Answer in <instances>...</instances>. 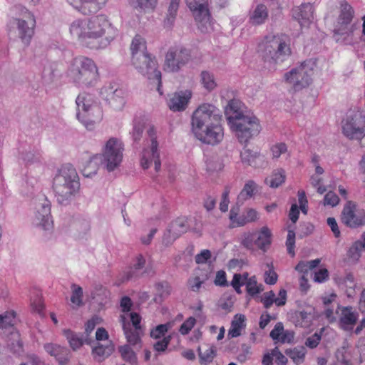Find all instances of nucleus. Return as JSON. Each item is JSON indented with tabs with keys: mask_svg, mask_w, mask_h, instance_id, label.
<instances>
[{
	"mask_svg": "<svg viewBox=\"0 0 365 365\" xmlns=\"http://www.w3.org/2000/svg\"><path fill=\"white\" fill-rule=\"evenodd\" d=\"M293 18L302 27L308 26L314 20V8L309 3L302 4L295 6L292 11Z\"/></svg>",
	"mask_w": 365,
	"mask_h": 365,
	"instance_id": "obj_21",
	"label": "nucleus"
},
{
	"mask_svg": "<svg viewBox=\"0 0 365 365\" xmlns=\"http://www.w3.org/2000/svg\"><path fill=\"white\" fill-rule=\"evenodd\" d=\"M145 259L143 255L139 254L136 256L135 260L131 267L130 271L128 272V278H132L138 276V271L142 269L145 265Z\"/></svg>",
	"mask_w": 365,
	"mask_h": 365,
	"instance_id": "obj_50",
	"label": "nucleus"
},
{
	"mask_svg": "<svg viewBox=\"0 0 365 365\" xmlns=\"http://www.w3.org/2000/svg\"><path fill=\"white\" fill-rule=\"evenodd\" d=\"M359 318L357 312L351 307H344L339 317V327L345 331L353 329Z\"/></svg>",
	"mask_w": 365,
	"mask_h": 365,
	"instance_id": "obj_24",
	"label": "nucleus"
},
{
	"mask_svg": "<svg viewBox=\"0 0 365 365\" xmlns=\"http://www.w3.org/2000/svg\"><path fill=\"white\" fill-rule=\"evenodd\" d=\"M339 198L336 193L332 191L328 192L324 198V205L331 207L336 206L339 204Z\"/></svg>",
	"mask_w": 365,
	"mask_h": 365,
	"instance_id": "obj_63",
	"label": "nucleus"
},
{
	"mask_svg": "<svg viewBox=\"0 0 365 365\" xmlns=\"http://www.w3.org/2000/svg\"><path fill=\"white\" fill-rule=\"evenodd\" d=\"M143 131L144 123L140 120H135L133 129L130 133L133 140L135 143H138L143 137Z\"/></svg>",
	"mask_w": 365,
	"mask_h": 365,
	"instance_id": "obj_48",
	"label": "nucleus"
},
{
	"mask_svg": "<svg viewBox=\"0 0 365 365\" xmlns=\"http://www.w3.org/2000/svg\"><path fill=\"white\" fill-rule=\"evenodd\" d=\"M306 349L304 346H297L286 351L287 355L292 359L296 364H302L304 361Z\"/></svg>",
	"mask_w": 365,
	"mask_h": 365,
	"instance_id": "obj_39",
	"label": "nucleus"
},
{
	"mask_svg": "<svg viewBox=\"0 0 365 365\" xmlns=\"http://www.w3.org/2000/svg\"><path fill=\"white\" fill-rule=\"evenodd\" d=\"M132 65L135 70L145 78L157 83V91L163 95L161 90V72L158 68V63L154 56L148 54L140 58L136 56L131 60Z\"/></svg>",
	"mask_w": 365,
	"mask_h": 365,
	"instance_id": "obj_10",
	"label": "nucleus"
},
{
	"mask_svg": "<svg viewBox=\"0 0 365 365\" xmlns=\"http://www.w3.org/2000/svg\"><path fill=\"white\" fill-rule=\"evenodd\" d=\"M101 160L98 155L90 158L83 169V175L86 178L95 175L98 170V162Z\"/></svg>",
	"mask_w": 365,
	"mask_h": 365,
	"instance_id": "obj_40",
	"label": "nucleus"
},
{
	"mask_svg": "<svg viewBox=\"0 0 365 365\" xmlns=\"http://www.w3.org/2000/svg\"><path fill=\"white\" fill-rule=\"evenodd\" d=\"M101 95L111 108L121 110L125 104V92L115 84L104 86L101 90Z\"/></svg>",
	"mask_w": 365,
	"mask_h": 365,
	"instance_id": "obj_19",
	"label": "nucleus"
},
{
	"mask_svg": "<svg viewBox=\"0 0 365 365\" xmlns=\"http://www.w3.org/2000/svg\"><path fill=\"white\" fill-rule=\"evenodd\" d=\"M333 38L337 43L354 45L360 38L359 22L336 21L333 30Z\"/></svg>",
	"mask_w": 365,
	"mask_h": 365,
	"instance_id": "obj_16",
	"label": "nucleus"
},
{
	"mask_svg": "<svg viewBox=\"0 0 365 365\" xmlns=\"http://www.w3.org/2000/svg\"><path fill=\"white\" fill-rule=\"evenodd\" d=\"M271 354L272 358H275L276 363L279 365H286L287 363V359L284 355L282 354V352L278 349V348H274L272 350Z\"/></svg>",
	"mask_w": 365,
	"mask_h": 365,
	"instance_id": "obj_64",
	"label": "nucleus"
},
{
	"mask_svg": "<svg viewBox=\"0 0 365 365\" xmlns=\"http://www.w3.org/2000/svg\"><path fill=\"white\" fill-rule=\"evenodd\" d=\"M312 319L310 312L295 311L291 314V320L297 327H307L309 326Z\"/></svg>",
	"mask_w": 365,
	"mask_h": 365,
	"instance_id": "obj_31",
	"label": "nucleus"
},
{
	"mask_svg": "<svg viewBox=\"0 0 365 365\" xmlns=\"http://www.w3.org/2000/svg\"><path fill=\"white\" fill-rule=\"evenodd\" d=\"M285 180V173L283 170H277L266 179V183L271 187H277L282 185Z\"/></svg>",
	"mask_w": 365,
	"mask_h": 365,
	"instance_id": "obj_42",
	"label": "nucleus"
},
{
	"mask_svg": "<svg viewBox=\"0 0 365 365\" xmlns=\"http://www.w3.org/2000/svg\"><path fill=\"white\" fill-rule=\"evenodd\" d=\"M196 320L194 317H189L180 326L179 331L181 334H187L195 324Z\"/></svg>",
	"mask_w": 365,
	"mask_h": 365,
	"instance_id": "obj_61",
	"label": "nucleus"
},
{
	"mask_svg": "<svg viewBox=\"0 0 365 365\" xmlns=\"http://www.w3.org/2000/svg\"><path fill=\"white\" fill-rule=\"evenodd\" d=\"M230 186H226L222 195V199L220 203V210L223 212H227L228 210V205L230 203L229 194L230 192Z\"/></svg>",
	"mask_w": 365,
	"mask_h": 365,
	"instance_id": "obj_59",
	"label": "nucleus"
},
{
	"mask_svg": "<svg viewBox=\"0 0 365 365\" xmlns=\"http://www.w3.org/2000/svg\"><path fill=\"white\" fill-rule=\"evenodd\" d=\"M266 309H269L274 303L275 304V294L273 291L264 292L261 299Z\"/></svg>",
	"mask_w": 365,
	"mask_h": 365,
	"instance_id": "obj_62",
	"label": "nucleus"
},
{
	"mask_svg": "<svg viewBox=\"0 0 365 365\" xmlns=\"http://www.w3.org/2000/svg\"><path fill=\"white\" fill-rule=\"evenodd\" d=\"M259 53L269 68L285 61L292 53L289 41L286 35H268L259 44Z\"/></svg>",
	"mask_w": 365,
	"mask_h": 365,
	"instance_id": "obj_5",
	"label": "nucleus"
},
{
	"mask_svg": "<svg viewBox=\"0 0 365 365\" xmlns=\"http://www.w3.org/2000/svg\"><path fill=\"white\" fill-rule=\"evenodd\" d=\"M354 14L353 7L346 0H342L339 4V14L336 21L353 22Z\"/></svg>",
	"mask_w": 365,
	"mask_h": 365,
	"instance_id": "obj_32",
	"label": "nucleus"
},
{
	"mask_svg": "<svg viewBox=\"0 0 365 365\" xmlns=\"http://www.w3.org/2000/svg\"><path fill=\"white\" fill-rule=\"evenodd\" d=\"M190 54L188 50L180 48H170L165 60V70L170 72H177L188 63Z\"/></svg>",
	"mask_w": 365,
	"mask_h": 365,
	"instance_id": "obj_17",
	"label": "nucleus"
},
{
	"mask_svg": "<svg viewBox=\"0 0 365 365\" xmlns=\"http://www.w3.org/2000/svg\"><path fill=\"white\" fill-rule=\"evenodd\" d=\"M185 1L201 32L209 33L212 31L213 22L208 9V0Z\"/></svg>",
	"mask_w": 365,
	"mask_h": 365,
	"instance_id": "obj_13",
	"label": "nucleus"
},
{
	"mask_svg": "<svg viewBox=\"0 0 365 365\" xmlns=\"http://www.w3.org/2000/svg\"><path fill=\"white\" fill-rule=\"evenodd\" d=\"M245 284L246 285V290L247 293L251 296H254L262 290V285L257 284L255 277H247V279L245 281Z\"/></svg>",
	"mask_w": 365,
	"mask_h": 365,
	"instance_id": "obj_52",
	"label": "nucleus"
},
{
	"mask_svg": "<svg viewBox=\"0 0 365 365\" xmlns=\"http://www.w3.org/2000/svg\"><path fill=\"white\" fill-rule=\"evenodd\" d=\"M362 250L363 245H361L360 240H357L354 242L349 247L347 252V256L351 260L356 262L361 257V253Z\"/></svg>",
	"mask_w": 365,
	"mask_h": 365,
	"instance_id": "obj_51",
	"label": "nucleus"
},
{
	"mask_svg": "<svg viewBox=\"0 0 365 365\" xmlns=\"http://www.w3.org/2000/svg\"><path fill=\"white\" fill-rule=\"evenodd\" d=\"M248 276L249 274L247 272L243 274H235L233 276L231 284L237 292L240 293V287L245 284Z\"/></svg>",
	"mask_w": 365,
	"mask_h": 365,
	"instance_id": "obj_56",
	"label": "nucleus"
},
{
	"mask_svg": "<svg viewBox=\"0 0 365 365\" xmlns=\"http://www.w3.org/2000/svg\"><path fill=\"white\" fill-rule=\"evenodd\" d=\"M119 352L123 360L130 364L136 362V355L128 345H124L119 348Z\"/></svg>",
	"mask_w": 365,
	"mask_h": 365,
	"instance_id": "obj_53",
	"label": "nucleus"
},
{
	"mask_svg": "<svg viewBox=\"0 0 365 365\" xmlns=\"http://www.w3.org/2000/svg\"><path fill=\"white\" fill-rule=\"evenodd\" d=\"M207 277L203 278H200V277H195L188 280V286L190 290L195 292H199L200 289L202 287V284L204 283Z\"/></svg>",
	"mask_w": 365,
	"mask_h": 365,
	"instance_id": "obj_58",
	"label": "nucleus"
},
{
	"mask_svg": "<svg viewBox=\"0 0 365 365\" xmlns=\"http://www.w3.org/2000/svg\"><path fill=\"white\" fill-rule=\"evenodd\" d=\"M257 218V212L254 209H249L243 216L239 217L240 221H238V226H243L248 222H254Z\"/></svg>",
	"mask_w": 365,
	"mask_h": 365,
	"instance_id": "obj_54",
	"label": "nucleus"
},
{
	"mask_svg": "<svg viewBox=\"0 0 365 365\" xmlns=\"http://www.w3.org/2000/svg\"><path fill=\"white\" fill-rule=\"evenodd\" d=\"M240 159L243 164L255 168L263 167L266 165L265 158L259 153L248 148H243L240 153Z\"/></svg>",
	"mask_w": 365,
	"mask_h": 365,
	"instance_id": "obj_23",
	"label": "nucleus"
},
{
	"mask_svg": "<svg viewBox=\"0 0 365 365\" xmlns=\"http://www.w3.org/2000/svg\"><path fill=\"white\" fill-rule=\"evenodd\" d=\"M107 0H80L81 9L84 14H94L98 11Z\"/></svg>",
	"mask_w": 365,
	"mask_h": 365,
	"instance_id": "obj_33",
	"label": "nucleus"
},
{
	"mask_svg": "<svg viewBox=\"0 0 365 365\" xmlns=\"http://www.w3.org/2000/svg\"><path fill=\"white\" fill-rule=\"evenodd\" d=\"M156 294L161 299L167 297L170 294V287L168 282H158L155 284Z\"/></svg>",
	"mask_w": 365,
	"mask_h": 365,
	"instance_id": "obj_55",
	"label": "nucleus"
},
{
	"mask_svg": "<svg viewBox=\"0 0 365 365\" xmlns=\"http://www.w3.org/2000/svg\"><path fill=\"white\" fill-rule=\"evenodd\" d=\"M341 222L351 228L361 227L365 225V211L352 201H348L341 212Z\"/></svg>",
	"mask_w": 365,
	"mask_h": 365,
	"instance_id": "obj_18",
	"label": "nucleus"
},
{
	"mask_svg": "<svg viewBox=\"0 0 365 365\" xmlns=\"http://www.w3.org/2000/svg\"><path fill=\"white\" fill-rule=\"evenodd\" d=\"M189 229V225L185 217H179L171 222L168 230L164 234L163 242L165 245H171L181 235Z\"/></svg>",
	"mask_w": 365,
	"mask_h": 365,
	"instance_id": "obj_20",
	"label": "nucleus"
},
{
	"mask_svg": "<svg viewBox=\"0 0 365 365\" xmlns=\"http://www.w3.org/2000/svg\"><path fill=\"white\" fill-rule=\"evenodd\" d=\"M15 312L13 311L6 312L0 314V329H13L15 323Z\"/></svg>",
	"mask_w": 365,
	"mask_h": 365,
	"instance_id": "obj_44",
	"label": "nucleus"
},
{
	"mask_svg": "<svg viewBox=\"0 0 365 365\" xmlns=\"http://www.w3.org/2000/svg\"><path fill=\"white\" fill-rule=\"evenodd\" d=\"M158 0H130V5L140 12L153 11L158 5Z\"/></svg>",
	"mask_w": 365,
	"mask_h": 365,
	"instance_id": "obj_35",
	"label": "nucleus"
},
{
	"mask_svg": "<svg viewBox=\"0 0 365 365\" xmlns=\"http://www.w3.org/2000/svg\"><path fill=\"white\" fill-rule=\"evenodd\" d=\"M220 110L211 103H202L193 112L191 118L192 132L201 143L218 145L224 138Z\"/></svg>",
	"mask_w": 365,
	"mask_h": 365,
	"instance_id": "obj_2",
	"label": "nucleus"
},
{
	"mask_svg": "<svg viewBox=\"0 0 365 365\" xmlns=\"http://www.w3.org/2000/svg\"><path fill=\"white\" fill-rule=\"evenodd\" d=\"M147 136L150 141L148 148H145L142 152L140 165L144 169H148L153 162L155 170L158 172L160 170L161 163L160 152L158 150V129L153 125H150L147 129Z\"/></svg>",
	"mask_w": 365,
	"mask_h": 365,
	"instance_id": "obj_12",
	"label": "nucleus"
},
{
	"mask_svg": "<svg viewBox=\"0 0 365 365\" xmlns=\"http://www.w3.org/2000/svg\"><path fill=\"white\" fill-rule=\"evenodd\" d=\"M268 18V9L264 4H257L249 15V22L253 26L264 24Z\"/></svg>",
	"mask_w": 365,
	"mask_h": 365,
	"instance_id": "obj_26",
	"label": "nucleus"
},
{
	"mask_svg": "<svg viewBox=\"0 0 365 365\" xmlns=\"http://www.w3.org/2000/svg\"><path fill=\"white\" fill-rule=\"evenodd\" d=\"M316 63L312 59L305 61L300 66L292 68L284 74L285 81L294 90L299 91L310 85Z\"/></svg>",
	"mask_w": 365,
	"mask_h": 365,
	"instance_id": "obj_9",
	"label": "nucleus"
},
{
	"mask_svg": "<svg viewBox=\"0 0 365 365\" xmlns=\"http://www.w3.org/2000/svg\"><path fill=\"white\" fill-rule=\"evenodd\" d=\"M71 302L73 304L74 307H79L83 304V292L81 287L76 284H72L71 285Z\"/></svg>",
	"mask_w": 365,
	"mask_h": 365,
	"instance_id": "obj_41",
	"label": "nucleus"
},
{
	"mask_svg": "<svg viewBox=\"0 0 365 365\" xmlns=\"http://www.w3.org/2000/svg\"><path fill=\"white\" fill-rule=\"evenodd\" d=\"M257 189V185L253 180L247 181L241 192H240L237 200L238 201H244L248 198H250L255 194V192Z\"/></svg>",
	"mask_w": 365,
	"mask_h": 365,
	"instance_id": "obj_43",
	"label": "nucleus"
},
{
	"mask_svg": "<svg viewBox=\"0 0 365 365\" xmlns=\"http://www.w3.org/2000/svg\"><path fill=\"white\" fill-rule=\"evenodd\" d=\"M16 17L10 23L9 34H16L21 41L28 45L34 35L36 25L34 16L27 9L23 6H16Z\"/></svg>",
	"mask_w": 365,
	"mask_h": 365,
	"instance_id": "obj_7",
	"label": "nucleus"
},
{
	"mask_svg": "<svg viewBox=\"0 0 365 365\" xmlns=\"http://www.w3.org/2000/svg\"><path fill=\"white\" fill-rule=\"evenodd\" d=\"M53 190L56 201L61 205H69L80 190L79 177L71 165L63 166L53 180Z\"/></svg>",
	"mask_w": 365,
	"mask_h": 365,
	"instance_id": "obj_4",
	"label": "nucleus"
},
{
	"mask_svg": "<svg viewBox=\"0 0 365 365\" xmlns=\"http://www.w3.org/2000/svg\"><path fill=\"white\" fill-rule=\"evenodd\" d=\"M70 34L81 45L97 50L107 47L116 37L118 30L106 16L98 15L73 21Z\"/></svg>",
	"mask_w": 365,
	"mask_h": 365,
	"instance_id": "obj_1",
	"label": "nucleus"
},
{
	"mask_svg": "<svg viewBox=\"0 0 365 365\" xmlns=\"http://www.w3.org/2000/svg\"><path fill=\"white\" fill-rule=\"evenodd\" d=\"M34 203V225L45 231L51 230L53 227V220L51 215L50 200L45 195L39 194L36 197Z\"/></svg>",
	"mask_w": 365,
	"mask_h": 365,
	"instance_id": "obj_14",
	"label": "nucleus"
},
{
	"mask_svg": "<svg viewBox=\"0 0 365 365\" xmlns=\"http://www.w3.org/2000/svg\"><path fill=\"white\" fill-rule=\"evenodd\" d=\"M200 81L202 87L209 92L213 91L217 86L214 73L208 71H202L200 73Z\"/></svg>",
	"mask_w": 365,
	"mask_h": 365,
	"instance_id": "obj_36",
	"label": "nucleus"
},
{
	"mask_svg": "<svg viewBox=\"0 0 365 365\" xmlns=\"http://www.w3.org/2000/svg\"><path fill=\"white\" fill-rule=\"evenodd\" d=\"M68 76L78 87L91 88L99 81V72L96 63L88 57L80 56L71 62Z\"/></svg>",
	"mask_w": 365,
	"mask_h": 365,
	"instance_id": "obj_6",
	"label": "nucleus"
},
{
	"mask_svg": "<svg viewBox=\"0 0 365 365\" xmlns=\"http://www.w3.org/2000/svg\"><path fill=\"white\" fill-rule=\"evenodd\" d=\"M172 328V323H166L156 326L150 331V336L155 339L165 337V334Z\"/></svg>",
	"mask_w": 365,
	"mask_h": 365,
	"instance_id": "obj_49",
	"label": "nucleus"
},
{
	"mask_svg": "<svg viewBox=\"0 0 365 365\" xmlns=\"http://www.w3.org/2000/svg\"><path fill=\"white\" fill-rule=\"evenodd\" d=\"M63 334L68 340L70 346L74 351L78 349L84 343H90L81 333H76L71 329L63 330Z\"/></svg>",
	"mask_w": 365,
	"mask_h": 365,
	"instance_id": "obj_29",
	"label": "nucleus"
},
{
	"mask_svg": "<svg viewBox=\"0 0 365 365\" xmlns=\"http://www.w3.org/2000/svg\"><path fill=\"white\" fill-rule=\"evenodd\" d=\"M8 346L14 353L19 354L22 351V342L19 333L11 331V339L8 341Z\"/></svg>",
	"mask_w": 365,
	"mask_h": 365,
	"instance_id": "obj_46",
	"label": "nucleus"
},
{
	"mask_svg": "<svg viewBox=\"0 0 365 365\" xmlns=\"http://www.w3.org/2000/svg\"><path fill=\"white\" fill-rule=\"evenodd\" d=\"M245 317L242 314H236L232 321L231 327L228 331V337L235 338L241 334V330L245 327Z\"/></svg>",
	"mask_w": 365,
	"mask_h": 365,
	"instance_id": "obj_34",
	"label": "nucleus"
},
{
	"mask_svg": "<svg viewBox=\"0 0 365 365\" xmlns=\"http://www.w3.org/2000/svg\"><path fill=\"white\" fill-rule=\"evenodd\" d=\"M255 244L257 247L264 252L267 251L272 243V233L271 230L268 227L264 226L255 232Z\"/></svg>",
	"mask_w": 365,
	"mask_h": 365,
	"instance_id": "obj_25",
	"label": "nucleus"
},
{
	"mask_svg": "<svg viewBox=\"0 0 365 365\" xmlns=\"http://www.w3.org/2000/svg\"><path fill=\"white\" fill-rule=\"evenodd\" d=\"M192 93L190 91H180L173 93L168 100V106L173 111H182L191 98Z\"/></svg>",
	"mask_w": 365,
	"mask_h": 365,
	"instance_id": "obj_22",
	"label": "nucleus"
},
{
	"mask_svg": "<svg viewBox=\"0 0 365 365\" xmlns=\"http://www.w3.org/2000/svg\"><path fill=\"white\" fill-rule=\"evenodd\" d=\"M45 351L51 356H54L60 364H63L68 360V349L58 344L47 343L44 344Z\"/></svg>",
	"mask_w": 365,
	"mask_h": 365,
	"instance_id": "obj_28",
	"label": "nucleus"
},
{
	"mask_svg": "<svg viewBox=\"0 0 365 365\" xmlns=\"http://www.w3.org/2000/svg\"><path fill=\"white\" fill-rule=\"evenodd\" d=\"M171 340V336H167L159 339L153 344L154 349L158 352H163L166 350Z\"/></svg>",
	"mask_w": 365,
	"mask_h": 365,
	"instance_id": "obj_60",
	"label": "nucleus"
},
{
	"mask_svg": "<svg viewBox=\"0 0 365 365\" xmlns=\"http://www.w3.org/2000/svg\"><path fill=\"white\" fill-rule=\"evenodd\" d=\"M286 246L288 253L294 257L295 255L294 247H295V232L294 230H288L287 237L286 240Z\"/></svg>",
	"mask_w": 365,
	"mask_h": 365,
	"instance_id": "obj_57",
	"label": "nucleus"
},
{
	"mask_svg": "<svg viewBox=\"0 0 365 365\" xmlns=\"http://www.w3.org/2000/svg\"><path fill=\"white\" fill-rule=\"evenodd\" d=\"M319 259H315L310 261H301L296 266L295 269L297 271L307 274L309 270H312L316 268L320 263Z\"/></svg>",
	"mask_w": 365,
	"mask_h": 365,
	"instance_id": "obj_47",
	"label": "nucleus"
},
{
	"mask_svg": "<svg viewBox=\"0 0 365 365\" xmlns=\"http://www.w3.org/2000/svg\"><path fill=\"white\" fill-rule=\"evenodd\" d=\"M341 123L343 134L347 138L360 140L365 136V115L361 112L347 114Z\"/></svg>",
	"mask_w": 365,
	"mask_h": 365,
	"instance_id": "obj_15",
	"label": "nucleus"
},
{
	"mask_svg": "<svg viewBox=\"0 0 365 365\" xmlns=\"http://www.w3.org/2000/svg\"><path fill=\"white\" fill-rule=\"evenodd\" d=\"M120 322L128 342L132 345L137 344L140 341L139 329H133L123 315L120 316Z\"/></svg>",
	"mask_w": 365,
	"mask_h": 365,
	"instance_id": "obj_30",
	"label": "nucleus"
},
{
	"mask_svg": "<svg viewBox=\"0 0 365 365\" xmlns=\"http://www.w3.org/2000/svg\"><path fill=\"white\" fill-rule=\"evenodd\" d=\"M124 147L121 140L110 138L105 144L100 157L101 164L111 172L118 168L123 160Z\"/></svg>",
	"mask_w": 365,
	"mask_h": 365,
	"instance_id": "obj_11",
	"label": "nucleus"
},
{
	"mask_svg": "<svg viewBox=\"0 0 365 365\" xmlns=\"http://www.w3.org/2000/svg\"><path fill=\"white\" fill-rule=\"evenodd\" d=\"M197 351L200 363L202 365L211 363L216 356V348L213 346H207L204 351L199 346Z\"/></svg>",
	"mask_w": 365,
	"mask_h": 365,
	"instance_id": "obj_38",
	"label": "nucleus"
},
{
	"mask_svg": "<svg viewBox=\"0 0 365 365\" xmlns=\"http://www.w3.org/2000/svg\"><path fill=\"white\" fill-rule=\"evenodd\" d=\"M131 60H134L136 56L140 58L143 56L150 54L147 51L146 41L144 38L140 36H135L130 45Z\"/></svg>",
	"mask_w": 365,
	"mask_h": 365,
	"instance_id": "obj_27",
	"label": "nucleus"
},
{
	"mask_svg": "<svg viewBox=\"0 0 365 365\" xmlns=\"http://www.w3.org/2000/svg\"><path fill=\"white\" fill-rule=\"evenodd\" d=\"M180 0H171L169 4L166 17L164 19V26L165 27H171L176 19L178 11L179 9Z\"/></svg>",
	"mask_w": 365,
	"mask_h": 365,
	"instance_id": "obj_37",
	"label": "nucleus"
},
{
	"mask_svg": "<svg viewBox=\"0 0 365 365\" xmlns=\"http://www.w3.org/2000/svg\"><path fill=\"white\" fill-rule=\"evenodd\" d=\"M113 350L111 345L103 346L98 344L93 349V354L98 361H102L105 358L109 356Z\"/></svg>",
	"mask_w": 365,
	"mask_h": 365,
	"instance_id": "obj_45",
	"label": "nucleus"
},
{
	"mask_svg": "<svg viewBox=\"0 0 365 365\" xmlns=\"http://www.w3.org/2000/svg\"><path fill=\"white\" fill-rule=\"evenodd\" d=\"M230 128L235 132L241 143H247L260 132L258 119L244 113V105L238 99L229 101L225 110Z\"/></svg>",
	"mask_w": 365,
	"mask_h": 365,
	"instance_id": "obj_3",
	"label": "nucleus"
},
{
	"mask_svg": "<svg viewBox=\"0 0 365 365\" xmlns=\"http://www.w3.org/2000/svg\"><path fill=\"white\" fill-rule=\"evenodd\" d=\"M76 103L77 106L76 117L86 127L91 130L96 122L101 119V110L99 106L88 93H81L78 96Z\"/></svg>",
	"mask_w": 365,
	"mask_h": 365,
	"instance_id": "obj_8",
	"label": "nucleus"
}]
</instances>
